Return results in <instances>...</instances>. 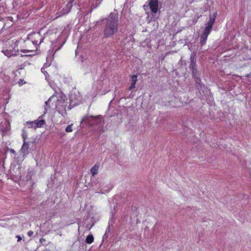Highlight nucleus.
Instances as JSON below:
<instances>
[{
  "label": "nucleus",
  "mask_w": 251,
  "mask_h": 251,
  "mask_svg": "<svg viewBox=\"0 0 251 251\" xmlns=\"http://www.w3.org/2000/svg\"><path fill=\"white\" fill-rule=\"evenodd\" d=\"M103 25V36L104 37H112L118 31V16L114 13H110L107 18L102 20Z\"/></svg>",
  "instance_id": "1"
},
{
  "label": "nucleus",
  "mask_w": 251,
  "mask_h": 251,
  "mask_svg": "<svg viewBox=\"0 0 251 251\" xmlns=\"http://www.w3.org/2000/svg\"><path fill=\"white\" fill-rule=\"evenodd\" d=\"M46 105L49 107L55 108L59 113L63 116L66 114V107L67 104L66 102L61 98L58 99L57 97L52 96L48 101L45 102Z\"/></svg>",
  "instance_id": "2"
},
{
  "label": "nucleus",
  "mask_w": 251,
  "mask_h": 251,
  "mask_svg": "<svg viewBox=\"0 0 251 251\" xmlns=\"http://www.w3.org/2000/svg\"><path fill=\"white\" fill-rule=\"evenodd\" d=\"M149 6L151 11L155 13L157 12L158 7V2L157 0H150Z\"/></svg>",
  "instance_id": "3"
},
{
  "label": "nucleus",
  "mask_w": 251,
  "mask_h": 251,
  "mask_svg": "<svg viewBox=\"0 0 251 251\" xmlns=\"http://www.w3.org/2000/svg\"><path fill=\"white\" fill-rule=\"evenodd\" d=\"M18 51V50H4L3 49L1 52L8 57H10L12 56H16L18 54L16 52Z\"/></svg>",
  "instance_id": "4"
},
{
  "label": "nucleus",
  "mask_w": 251,
  "mask_h": 251,
  "mask_svg": "<svg viewBox=\"0 0 251 251\" xmlns=\"http://www.w3.org/2000/svg\"><path fill=\"white\" fill-rule=\"evenodd\" d=\"M131 83L129 87V90H132L135 87V84L137 81V76L136 75H133L131 76Z\"/></svg>",
  "instance_id": "5"
},
{
  "label": "nucleus",
  "mask_w": 251,
  "mask_h": 251,
  "mask_svg": "<svg viewBox=\"0 0 251 251\" xmlns=\"http://www.w3.org/2000/svg\"><path fill=\"white\" fill-rule=\"evenodd\" d=\"M6 47L3 49L4 50H16L15 43L12 41H7L5 43Z\"/></svg>",
  "instance_id": "6"
},
{
  "label": "nucleus",
  "mask_w": 251,
  "mask_h": 251,
  "mask_svg": "<svg viewBox=\"0 0 251 251\" xmlns=\"http://www.w3.org/2000/svg\"><path fill=\"white\" fill-rule=\"evenodd\" d=\"M75 96L76 95L75 94H71L70 99L72 102H74L75 104H78L79 102L81 100V98L80 96H78L75 99Z\"/></svg>",
  "instance_id": "7"
},
{
  "label": "nucleus",
  "mask_w": 251,
  "mask_h": 251,
  "mask_svg": "<svg viewBox=\"0 0 251 251\" xmlns=\"http://www.w3.org/2000/svg\"><path fill=\"white\" fill-rule=\"evenodd\" d=\"M93 189L95 190V192L97 193H102V190L100 188L101 187V183L99 182L96 183L94 185H93Z\"/></svg>",
  "instance_id": "8"
},
{
  "label": "nucleus",
  "mask_w": 251,
  "mask_h": 251,
  "mask_svg": "<svg viewBox=\"0 0 251 251\" xmlns=\"http://www.w3.org/2000/svg\"><path fill=\"white\" fill-rule=\"evenodd\" d=\"M99 168V165L98 164H95L94 166H93L90 170L91 174L93 176H94L95 175H97L98 174Z\"/></svg>",
  "instance_id": "9"
},
{
  "label": "nucleus",
  "mask_w": 251,
  "mask_h": 251,
  "mask_svg": "<svg viewBox=\"0 0 251 251\" xmlns=\"http://www.w3.org/2000/svg\"><path fill=\"white\" fill-rule=\"evenodd\" d=\"M40 118L41 117H39L38 120L36 121V125L32 126L34 128H36L37 127H40L45 124L44 120L40 119Z\"/></svg>",
  "instance_id": "10"
},
{
  "label": "nucleus",
  "mask_w": 251,
  "mask_h": 251,
  "mask_svg": "<svg viewBox=\"0 0 251 251\" xmlns=\"http://www.w3.org/2000/svg\"><path fill=\"white\" fill-rule=\"evenodd\" d=\"M208 36V35L203 33L202 34L201 37V46L205 44Z\"/></svg>",
  "instance_id": "11"
},
{
  "label": "nucleus",
  "mask_w": 251,
  "mask_h": 251,
  "mask_svg": "<svg viewBox=\"0 0 251 251\" xmlns=\"http://www.w3.org/2000/svg\"><path fill=\"white\" fill-rule=\"evenodd\" d=\"M212 28V27L206 24L203 33L208 35L211 32Z\"/></svg>",
  "instance_id": "12"
},
{
  "label": "nucleus",
  "mask_w": 251,
  "mask_h": 251,
  "mask_svg": "<svg viewBox=\"0 0 251 251\" xmlns=\"http://www.w3.org/2000/svg\"><path fill=\"white\" fill-rule=\"evenodd\" d=\"M94 241V237L92 234L88 235L86 239V242L87 244H91Z\"/></svg>",
  "instance_id": "13"
},
{
  "label": "nucleus",
  "mask_w": 251,
  "mask_h": 251,
  "mask_svg": "<svg viewBox=\"0 0 251 251\" xmlns=\"http://www.w3.org/2000/svg\"><path fill=\"white\" fill-rule=\"evenodd\" d=\"M71 7V4L68 3L66 5V8L65 9V8H63V11L62 12V14H67L69 12Z\"/></svg>",
  "instance_id": "14"
},
{
  "label": "nucleus",
  "mask_w": 251,
  "mask_h": 251,
  "mask_svg": "<svg viewBox=\"0 0 251 251\" xmlns=\"http://www.w3.org/2000/svg\"><path fill=\"white\" fill-rule=\"evenodd\" d=\"M215 20L214 19V18L210 17L209 21L208 22V23H206V25L210 26L212 27L213 25H214V24L215 23Z\"/></svg>",
  "instance_id": "15"
},
{
  "label": "nucleus",
  "mask_w": 251,
  "mask_h": 251,
  "mask_svg": "<svg viewBox=\"0 0 251 251\" xmlns=\"http://www.w3.org/2000/svg\"><path fill=\"white\" fill-rule=\"evenodd\" d=\"M72 126H73L72 124L66 127V129H65V131L67 132H72L73 131Z\"/></svg>",
  "instance_id": "16"
},
{
  "label": "nucleus",
  "mask_w": 251,
  "mask_h": 251,
  "mask_svg": "<svg viewBox=\"0 0 251 251\" xmlns=\"http://www.w3.org/2000/svg\"><path fill=\"white\" fill-rule=\"evenodd\" d=\"M7 151H9L11 153L14 154L15 156L16 154V151L12 149L8 148Z\"/></svg>",
  "instance_id": "17"
},
{
  "label": "nucleus",
  "mask_w": 251,
  "mask_h": 251,
  "mask_svg": "<svg viewBox=\"0 0 251 251\" xmlns=\"http://www.w3.org/2000/svg\"><path fill=\"white\" fill-rule=\"evenodd\" d=\"M25 82L24 81V79H20L19 81H18V84L20 85H23V84H25Z\"/></svg>",
  "instance_id": "18"
},
{
  "label": "nucleus",
  "mask_w": 251,
  "mask_h": 251,
  "mask_svg": "<svg viewBox=\"0 0 251 251\" xmlns=\"http://www.w3.org/2000/svg\"><path fill=\"white\" fill-rule=\"evenodd\" d=\"M27 148H28L27 145H26L24 143L22 147L21 150L25 151V150L27 149Z\"/></svg>",
  "instance_id": "19"
},
{
  "label": "nucleus",
  "mask_w": 251,
  "mask_h": 251,
  "mask_svg": "<svg viewBox=\"0 0 251 251\" xmlns=\"http://www.w3.org/2000/svg\"><path fill=\"white\" fill-rule=\"evenodd\" d=\"M36 121H35L34 122H29V125H30L31 127H33L32 126H35L36 125Z\"/></svg>",
  "instance_id": "20"
},
{
  "label": "nucleus",
  "mask_w": 251,
  "mask_h": 251,
  "mask_svg": "<svg viewBox=\"0 0 251 251\" xmlns=\"http://www.w3.org/2000/svg\"><path fill=\"white\" fill-rule=\"evenodd\" d=\"M33 234V232L31 230H30L27 232V235H28V236H31Z\"/></svg>",
  "instance_id": "21"
},
{
  "label": "nucleus",
  "mask_w": 251,
  "mask_h": 251,
  "mask_svg": "<svg viewBox=\"0 0 251 251\" xmlns=\"http://www.w3.org/2000/svg\"><path fill=\"white\" fill-rule=\"evenodd\" d=\"M21 51L23 52H29L31 51L29 50H21Z\"/></svg>",
  "instance_id": "22"
},
{
  "label": "nucleus",
  "mask_w": 251,
  "mask_h": 251,
  "mask_svg": "<svg viewBox=\"0 0 251 251\" xmlns=\"http://www.w3.org/2000/svg\"><path fill=\"white\" fill-rule=\"evenodd\" d=\"M16 238L18 239V241H20L22 240V237L19 235H17Z\"/></svg>",
  "instance_id": "23"
},
{
  "label": "nucleus",
  "mask_w": 251,
  "mask_h": 251,
  "mask_svg": "<svg viewBox=\"0 0 251 251\" xmlns=\"http://www.w3.org/2000/svg\"><path fill=\"white\" fill-rule=\"evenodd\" d=\"M216 15H217V13L215 12L213 14V16H211L210 17L211 18H214V19L215 20V18L216 17Z\"/></svg>",
  "instance_id": "24"
},
{
  "label": "nucleus",
  "mask_w": 251,
  "mask_h": 251,
  "mask_svg": "<svg viewBox=\"0 0 251 251\" xmlns=\"http://www.w3.org/2000/svg\"><path fill=\"white\" fill-rule=\"evenodd\" d=\"M32 43L34 44H37V42L36 41H34V42H32Z\"/></svg>",
  "instance_id": "25"
}]
</instances>
